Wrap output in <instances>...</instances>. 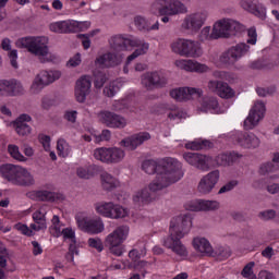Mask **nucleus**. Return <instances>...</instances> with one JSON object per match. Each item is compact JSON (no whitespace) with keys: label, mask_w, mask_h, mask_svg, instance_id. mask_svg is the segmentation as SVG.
Returning <instances> with one entry per match:
<instances>
[{"label":"nucleus","mask_w":279,"mask_h":279,"mask_svg":"<svg viewBox=\"0 0 279 279\" xmlns=\"http://www.w3.org/2000/svg\"><path fill=\"white\" fill-rule=\"evenodd\" d=\"M31 121L32 117L27 113L21 114L15 121H13V128L19 136H29V134H32V126L27 124Z\"/></svg>","instance_id":"nucleus-33"},{"label":"nucleus","mask_w":279,"mask_h":279,"mask_svg":"<svg viewBox=\"0 0 279 279\" xmlns=\"http://www.w3.org/2000/svg\"><path fill=\"white\" fill-rule=\"evenodd\" d=\"M206 145H208V141H205L203 143L194 141V142L186 143L185 147H186V149H192L194 151H197V150L203 149L204 147H206Z\"/></svg>","instance_id":"nucleus-60"},{"label":"nucleus","mask_w":279,"mask_h":279,"mask_svg":"<svg viewBox=\"0 0 279 279\" xmlns=\"http://www.w3.org/2000/svg\"><path fill=\"white\" fill-rule=\"evenodd\" d=\"M150 140L151 135L148 132H140L122 140L120 145L121 147H125L126 149L134 151V149L141 147L143 143H147V141Z\"/></svg>","instance_id":"nucleus-27"},{"label":"nucleus","mask_w":279,"mask_h":279,"mask_svg":"<svg viewBox=\"0 0 279 279\" xmlns=\"http://www.w3.org/2000/svg\"><path fill=\"white\" fill-rule=\"evenodd\" d=\"M173 53H178L182 58H202L204 56V48L197 40L179 38L171 44Z\"/></svg>","instance_id":"nucleus-7"},{"label":"nucleus","mask_w":279,"mask_h":279,"mask_svg":"<svg viewBox=\"0 0 279 279\" xmlns=\"http://www.w3.org/2000/svg\"><path fill=\"white\" fill-rule=\"evenodd\" d=\"M97 215L106 219H128L130 217V208L112 202H98L94 205Z\"/></svg>","instance_id":"nucleus-10"},{"label":"nucleus","mask_w":279,"mask_h":279,"mask_svg":"<svg viewBox=\"0 0 279 279\" xmlns=\"http://www.w3.org/2000/svg\"><path fill=\"white\" fill-rule=\"evenodd\" d=\"M142 169L145 173H148V175H154V173H156L154 180H158V178H161V180H167V178H177L172 184L180 182V180L184 178L182 162L171 157L162 159L159 165L156 160H146L143 162Z\"/></svg>","instance_id":"nucleus-2"},{"label":"nucleus","mask_w":279,"mask_h":279,"mask_svg":"<svg viewBox=\"0 0 279 279\" xmlns=\"http://www.w3.org/2000/svg\"><path fill=\"white\" fill-rule=\"evenodd\" d=\"M52 226L50 227V233L53 236H62V227H60V217L53 216L52 217Z\"/></svg>","instance_id":"nucleus-53"},{"label":"nucleus","mask_w":279,"mask_h":279,"mask_svg":"<svg viewBox=\"0 0 279 279\" xmlns=\"http://www.w3.org/2000/svg\"><path fill=\"white\" fill-rule=\"evenodd\" d=\"M279 167L274 161L265 162L259 166V175H269V173H276Z\"/></svg>","instance_id":"nucleus-46"},{"label":"nucleus","mask_w":279,"mask_h":279,"mask_svg":"<svg viewBox=\"0 0 279 279\" xmlns=\"http://www.w3.org/2000/svg\"><path fill=\"white\" fill-rule=\"evenodd\" d=\"M37 75H39L41 82L46 86H50L53 82H58L62 77V71L60 70H41Z\"/></svg>","instance_id":"nucleus-38"},{"label":"nucleus","mask_w":279,"mask_h":279,"mask_svg":"<svg viewBox=\"0 0 279 279\" xmlns=\"http://www.w3.org/2000/svg\"><path fill=\"white\" fill-rule=\"evenodd\" d=\"M122 58L114 52H107L98 56L95 60L96 66L99 69H112V66H119L122 62Z\"/></svg>","instance_id":"nucleus-31"},{"label":"nucleus","mask_w":279,"mask_h":279,"mask_svg":"<svg viewBox=\"0 0 279 279\" xmlns=\"http://www.w3.org/2000/svg\"><path fill=\"white\" fill-rule=\"evenodd\" d=\"M208 21L207 11H197L185 15L182 21L181 27L187 32H199Z\"/></svg>","instance_id":"nucleus-15"},{"label":"nucleus","mask_w":279,"mask_h":279,"mask_svg":"<svg viewBox=\"0 0 279 279\" xmlns=\"http://www.w3.org/2000/svg\"><path fill=\"white\" fill-rule=\"evenodd\" d=\"M198 38L201 43H206V40H219V37L215 31V26H213V28L210 26L203 27Z\"/></svg>","instance_id":"nucleus-42"},{"label":"nucleus","mask_w":279,"mask_h":279,"mask_svg":"<svg viewBox=\"0 0 279 279\" xmlns=\"http://www.w3.org/2000/svg\"><path fill=\"white\" fill-rule=\"evenodd\" d=\"M109 45L111 49H120L121 47H123V49H128L129 47L135 49L132 54L126 58L123 68L124 73H130L129 66L132 64V62H134V60H136V58H140V56H145V53L149 51V43L131 35H116L109 39Z\"/></svg>","instance_id":"nucleus-3"},{"label":"nucleus","mask_w":279,"mask_h":279,"mask_svg":"<svg viewBox=\"0 0 279 279\" xmlns=\"http://www.w3.org/2000/svg\"><path fill=\"white\" fill-rule=\"evenodd\" d=\"M121 86H123V80H116L104 88V95L106 97H114L117 92L121 90Z\"/></svg>","instance_id":"nucleus-44"},{"label":"nucleus","mask_w":279,"mask_h":279,"mask_svg":"<svg viewBox=\"0 0 279 279\" xmlns=\"http://www.w3.org/2000/svg\"><path fill=\"white\" fill-rule=\"evenodd\" d=\"M129 256L132 258V260H136L138 258H143L147 256V248L145 247V244H142V248H133L131 252H129Z\"/></svg>","instance_id":"nucleus-55"},{"label":"nucleus","mask_w":279,"mask_h":279,"mask_svg":"<svg viewBox=\"0 0 279 279\" xmlns=\"http://www.w3.org/2000/svg\"><path fill=\"white\" fill-rule=\"evenodd\" d=\"M219 170H214L206 175H204L197 185L198 193H202V195H208L209 193H213V189L217 186V182H219Z\"/></svg>","instance_id":"nucleus-26"},{"label":"nucleus","mask_w":279,"mask_h":279,"mask_svg":"<svg viewBox=\"0 0 279 279\" xmlns=\"http://www.w3.org/2000/svg\"><path fill=\"white\" fill-rule=\"evenodd\" d=\"M133 23L140 32H158L160 29V22L153 17L147 19L143 15H136Z\"/></svg>","instance_id":"nucleus-29"},{"label":"nucleus","mask_w":279,"mask_h":279,"mask_svg":"<svg viewBox=\"0 0 279 279\" xmlns=\"http://www.w3.org/2000/svg\"><path fill=\"white\" fill-rule=\"evenodd\" d=\"M47 87V85L44 83V81L39 77L38 74H36L35 78L33 80L31 84V93L33 95H38L43 92V89Z\"/></svg>","instance_id":"nucleus-48"},{"label":"nucleus","mask_w":279,"mask_h":279,"mask_svg":"<svg viewBox=\"0 0 279 279\" xmlns=\"http://www.w3.org/2000/svg\"><path fill=\"white\" fill-rule=\"evenodd\" d=\"M14 230H17V232H21V234H24L25 236H34L36 232L34 229H29L27 225H23L21 222L14 225Z\"/></svg>","instance_id":"nucleus-56"},{"label":"nucleus","mask_w":279,"mask_h":279,"mask_svg":"<svg viewBox=\"0 0 279 279\" xmlns=\"http://www.w3.org/2000/svg\"><path fill=\"white\" fill-rule=\"evenodd\" d=\"M61 234L63 239L75 243V231L71 228L61 229Z\"/></svg>","instance_id":"nucleus-61"},{"label":"nucleus","mask_w":279,"mask_h":279,"mask_svg":"<svg viewBox=\"0 0 279 279\" xmlns=\"http://www.w3.org/2000/svg\"><path fill=\"white\" fill-rule=\"evenodd\" d=\"M185 210H190L192 213H202V199H192L187 201L184 204Z\"/></svg>","instance_id":"nucleus-52"},{"label":"nucleus","mask_w":279,"mask_h":279,"mask_svg":"<svg viewBox=\"0 0 279 279\" xmlns=\"http://www.w3.org/2000/svg\"><path fill=\"white\" fill-rule=\"evenodd\" d=\"M202 89L195 87H177L170 90L169 95L175 101H190L195 97H202Z\"/></svg>","instance_id":"nucleus-25"},{"label":"nucleus","mask_w":279,"mask_h":279,"mask_svg":"<svg viewBox=\"0 0 279 279\" xmlns=\"http://www.w3.org/2000/svg\"><path fill=\"white\" fill-rule=\"evenodd\" d=\"M255 265L256 264L254 262L246 264L241 271V276H243L246 279H257L256 274H254Z\"/></svg>","instance_id":"nucleus-54"},{"label":"nucleus","mask_w":279,"mask_h":279,"mask_svg":"<svg viewBox=\"0 0 279 279\" xmlns=\"http://www.w3.org/2000/svg\"><path fill=\"white\" fill-rule=\"evenodd\" d=\"M90 22H77L75 20H69L63 22H53L49 25L50 32L54 34H71V32H80L88 29Z\"/></svg>","instance_id":"nucleus-14"},{"label":"nucleus","mask_w":279,"mask_h":279,"mask_svg":"<svg viewBox=\"0 0 279 279\" xmlns=\"http://www.w3.org/2000/svg\"><path fill=\"white\" fill-rule=\"evenodd\" d=\"M207 88L218 97H221V99H232L234 97V89L228 83L221 81H209Z\"/></svg>","instance_id":"nucleus-28"},{"label":"nucleus","mask_w":279,"mask_h":279,"mask_svg":"<svg viewBox=\"0 0 279 279\" xmlns=\"http://www.w3.org/2000/svg\"><path fill=\"white\" fill-rule=\"evenodd\" d=\"M93 157L104 165H119L125 160V151L121 147H98L94 149Z\"/></svg>","instance_id":"nucleus-12"},{"label":"nucleus","mask_w":279,"mask_h":279,"mask_svg":"<svg viewBox=\"0 0 279 279\" xmlns=\"http://www.w3.org/2000/svg\"><path fill=\"white\" fill-rule=\"evenodd\" d=\"M247 36H248V38H247L246 43L248 45H256L257 38H258V34H256V28H254V27L248 28Z\"/></svg>","instance_id":"nucleus-63"},{"label":"nucleus","mask_w":279,"mask_h":279,"mask_svg":"<svg viewBox=\"0 0 279 279\" xmlns=\"http://www.w3.org/2000/svg\"><path fill=\"white\" fill-rule=\"evenodd\" d=\"M241 158V155L238 153H229L221 154L216 159H213V166L210 167H226L228 165H232V162H236Z\"/></svg>","instance_id":"nucleus-37"},{"label":"nucleus","mask_w":279,"mask_h":279,"mask_svg":"<svg viewBox=\"0 0 279 279\" xmlns=\"http://www.w3.org/2000/svg\"><path fill=\"white\" fill-rule=\"evenodd\" d=\"M265 102L256 101L244 120V130H254L265 119Z\"/></svg>","instance_id":"nucleus-18"},{"label":"nucleus","mask_w":279,"mask_h":279,"mask_svg":"<svg viewBox=\"0 0 279 279\" xmlns=\"http://www.w3.org/2000/svg\"><path fill=\"white\" fill-rule=\"evenodd\" d=\"M241 8L258 19H265V16H267V9L265 5L254 2V0H241Z\"/></svg>","instance_id":"nucleus-35"},{"label":"nucleus","mask_w":279,"mask_h":279,"mask_svg":"<svg viewBox=\"0 0 279 279\" xmlns=\"http://www.w3.org/2000/svg\"><path fill=\"white\" fill-rule=\"evenodd\" d=\"M183 158L189 165H192V167H196V169H201L202 171H208V169L215 165L213 162V157L197 153H185Z\"/></svg>","instance_id":"nucleus-24"},{"label":"nucleus","mask_w":279,"mask_h":279,"mask_svg":"<svg viewBox=\"0 0 279 279\" xmlns=\"http://www.w3.org/2000/svg\"><path fill=\"white\" fill-rule=\"evenodd\" d=\"M27 197L35 202H56L58 199V194L47 190H35L28 192Z\"/></svg>","instance_id":"nucleus-36"},{"label":"nucleus","mask_w":279,"mask_h":279,"mask_svg":"<svg viewBox=\"0 0 279 279\" xmlns=\"http://www.w3.org/2000/svg\"><path fill=\"white\" fill-rule=\"evenodd\" d=\"M213 26L218 38H232V36H236L245 29L243 24L230 17L219 19L213 24Z\"/></svg>","instance_id":"nucleus-11"},{"label":"nucleus","mask_w":279,"mask_h":279,"mask_svg":"<svg viewBox=\"0 0 279 279\" xmlns=\"http://www.w3.org/2000/svg\"><path fill=\"white\" fill-rule=\"evenodd\" d=\"M174 66L180 71H186V73H208L210 71L208 65L193 59H177Z\"/></svg>","instance_id":"nucleus-22"},{"label":"nucleus","mask_w":279,"mask_h":279,"mask_svg":"<svg viewBox=\"0 0 279 279\" xmlns=\"http://www.w3.org/2000/svg\"><path fill=\"white\" fill-rule=\"evenodd\" d=\"M15 45L21 49H27L28 53L36 56L43 64L58 60V54L49 51V38L45 36L22 37Z\"/></svg>","instance_id":"nucleus-4"},{"label":"nucleus","mask_w":279,"mask_h":279,"mask_svg":"<svg viewBox=\"0 0 279 279\" xmlns=\"http://www.w3.org/2000/svg\"><path fill=\"white\" fill-rule=\"evenodd\" d=\"M161 108L169 121H180V119L184 117L182 110H180L175 105H163Z\"/></svg>","instance_id":"nucleus-39"},{"label":"nucleus","mask_w":279,"mask_h":279,"mask_svg":"<svg viewBox=\"0 0 279 279\" xmlns=\"http://www.w3.org/2000/svg\"><path fill=\"white\" fill-rule=\"evenodd\" d=\"M64 119H65V121H69V123H75V121H77V111L76 110H66L64 112Z\"/></svg>","instance_id":"nucleus-64"},{"label":"nucleus","mask_w":279,"mask_h":279,"mask_svg":"<svg viewBox=\"0 0 279 279\" xmlns=\"http://www.w3.org/2000/svg\"><path fill=\"white\" fill-rule=\"evenodd\" d=\"M0 175L15 186H34L36 180L27 168L19 165L5 163L0 167Z\"/></svg>","instance_id":"nucleus-6"},{"label":"nucleus","mask_w":279,"mask_h":279,"mask_svg":"<svg viewBox=\"0 0 279 279\" xmlns=\"http://www.w3.org/2000/svg\"><path fill=\"white\" fill-rule=\"evenodd\" d=\"M250 53V46L245 43H240L235 46L230 47L228 50L221 53L219 61L216 62L218 66L226 64L228 66L236 64L241 58Z\"/></svg>","instance_id":"nucleus-13"},{"label":"nucleus","mask_w":279,"mask_h":279,"mask_svg":"<svg viewBox=\"0 0 279 279\" xmlns=\"http://www.w3.org/2000/svg\"><path fill=\"white\" fill-rule=\"evenodd\" d=\"M214 254L210 255L214 258H219V260H226L232 256V251L230 246H218L215 250L213 248Z\"/></svg>","instance_id":"nucleus-45"},{"label":"nucleus","mask_w":279,"mask_h":279,"mask_svg":"<svg viewBox=\"0 0 279 279\" xmlns=\"http://www.w3.org/2000/svg\"><path fill=\"white\" fill-rule=\"evenodd\" d=\"M76 174L83 180H90V178H95V175H97V167L96 166L80 167L76 170Z\"/></svg>","instance_id":"nucleus-43"},{"label":"nucleus","mask_w":279,"mask_h":279,"mask_svg":"<svg viewBox=\"0 0 279 279\" xmlns=\"http://www.w3.org/2000/svg\"><path fill=\"white\" fill-rule=\"evenodd\" d=\"M92 136H94L96 143H101L104 141H110V138H112V133L110 130H104L101 134L97 135L95 131H92Z\"/></svg>","instance_id":"nucleus-57"},{"label":"nucleus","mask_w":279,"mask_h":279,"mask_svg":"<svg viewBox=\"0 0 279 279\" xmlns=\"http://www.w3.org/2000/svg\"><path fill=\"white\" fill-rule=\"evenodd\" d=\"M97 119L99 123L106 125L107 128H113L118 130H123L128 125V120L123 116L117 114L109 110H102L97 113Z\"/></svg>","instance_id":"nucleus-17"},{"label":"nucleus","mask_w":279,"mask_h":279,"mask_svg":"<svg viewBox=\"0 0 279 279\" xmlns=\"http://www.w3.org/2000/svg\"><path fill=\"white\" fill-rule=\"evenodd\" d=\"M192 246L201 256H211L215 254L213 252V244L204 236H195L192 240Z\"/></svg>","instance_id":"nucleus-34"},{"label":"nucleus","mask_w":279,"mask_h":279,"mask_svg":"<svg viewBox=\"0 0 279 279\" xmlns=\"http://www.w3.org/2000/svg\"><path fill=\"white\" fill-rule=\"evenodd\" d=\"M100 180L105 191H112L113 189H117L121 184L119 180H117V178L112 177V174L108 172H104L100 175Z\"/></svg>","instance_id":"nucleus-40"},{"label":"nucleus","mask_w":279,"mask_h":279,"mask_svg":"<svg viewBox=\"0 0 279 279\" xmlns=\"http://www.w3.org/2000/svg\"><path fill=\"white\" fill-rule=\"evenodd\" d=\"M191 226H193L191 216L186 214L174 216L170 220L169 236L162 240V245L174 254L177 260L189 258V248L181 239H184V235L191 230Z\"/></svg>","instance_id":"nucleus-1"},{"label":"nucleus","mask_w":279,"mask_h":279,"mask_svg":"<svg viewBox=\"0 0 279 279\" xmlns=\"http://www.w3.org/2000/svg\"><path fill=\"white\" fill-rule=\"evenodd\" d=\"M151 12L159 14V16H175L186 14L189 8L180 0H157L151 7Z\"/></svg>","instance_id":"nucleus-9"},{"label":"nucleus","mask_w":279,"mask_h":279,"mask_svg":"<svg viewBox=\"0 0 279 279\" xmlns=\"http://www.w3.org/2000/svg\"><path fill=\"white\" fill-rule=\"evenodd\" d=\"M25 88L16 80H0V97H16L23 95Z\"/></svg>","instance_id":"nucleus-23"},{"label":"nucleus","mask_w":279,"mask_h":279,"mask_svg":"<svg viewBox=\"0 0 279 279\" xmlns=\"http://www.w3.org/2000/svg\"><path fill=\"white\" fill-rule=\"evenodd\" d=\"M92 86H93V83L90 81V76H82L76 82L75 97L78 104H84V101H86V97L90 95Z\"/></svg>","instance_id":"nucleus-30"},{"label":"nucleus","mask_w":279,"mask_h":279,"mask_svg":"<svg viewBox=\"0 0 279 279\" xmlns=\"http://www.w3.org/2000/svg\"><path fill=\"white\" fill-rule=\"evenodd\" d=\"M128 236H130V227L128 225L119 226L105 238V245L113 256H122V245L124 241H128Z\"/></svg>","instance_id":"nucleus-8"},{"label":"nucleus","mask_w":279,"mask_h":279,"mask_svg":"<svg viewBox=\"0 0 279 279\" xmlns=\"http://www.w3.org/2000/svg\"><path fill=\"white\" fill-rule=\"evenodd\" d=\"M57 151L60 158H69L73 154V148L64 138H59L57 142Z\"/></svg>","instance_id":"nucleus-41"},{"label":"nucleus","mask_w":279,"mask_h":279,"mask_svg":"<svg viewBox=\"0 0 279 279\" xmlns=\"http://www.w3.org/2000/svg\"><path fill=\"white\" fill-rule=\"evenodd\" d=\"M128 108V100L122 99V100H114L112 102V110L116 112H120L121 110H125Z\"/></svg>","instance_id":"nucleus-62"},{"label":"nucleus","mask_w":279,"mask_h":279,"mask_svg":"<svg viewBox=\"0 0 279 279\" xmlns=\"http://www.w3.org/2000/svg\"><path fill=\"white\" fill-rule=\"evenodd\" d=\"M47 210L49 206L43 205L38 210L33 214L34 223L31 225L32 230L40 232V230H47Z\"/></svg>","instance_id":"nucleus-32"},{"label":"nucleus","mask_w":279,"mask_h":279,"mask_svg":"<svg viewBox=\"0 0 279 279\" xmlns=\"http://www.w3.org/2000/svg\"><path fill=\"white\" fill-rule=\"evenodd\" d=\"M76 223L81 230L87 232L88 234H101L106 230V225L100 217L94 219L81 218L80 216L75 217Z\"/></svg>","instance_id":"nucleus-20"},{"label":"nucleus","mask_w":279,"mask_h":279,"mask_svg":"<svg viewBox=\"0 0 279 279\" xmlns=\"http://www.w3.org/2000/svg\"><path fill=\"white\" fill-rule=\"evenodd\" d=\"M8 151L10 154L11 158H13L14 160H17V162H27L26 157H24L21 154L19 146H16L14 144H10L8 146Z\"/></svg>","instance_id":"nucleus-47"},{"label":"nucleus","mask_w":279,"mask_h":279,"mask_svg":"<svg viewBox=\"0 0 279 279\" xmlns=\"http://www.w3.org/2000/svg\"><path fill=\"white\" fill-rule=\"evenodd\" d=\"M142 85L147 90H154V88H165L167 86L168 80L162 72L154 71L146 72L142 75Z\"/></svg>","instance_id":"nucleus-19"},{"label":"nucleus","mask_w":279,"mask_h":279,"mask_svg":"<svg viewBox=\"0 0 279 279\" xmlns=\"http://www.w3.org/2000/svg\"><path fill=\"white\" fill-rule=\"evenodd\" d=\"M232 141L242 149H258L260 147V137L252 132L238 131L232 135Z\"/></svg>","instance_id":"nucleus-16"},{"label":"nucleus","mask_w":279,"mask_h":279,"mask_svg":"<svg viewBox=\"0 0 279 279\" xmlns=\"http://www.w3.org/2000/svg\"><path fill=\"white\" fill-rule=\"evenodd\" d=\"M59 104H60V98L58 97L44 96L41 98V108L44 110H49L50 108H53V106H58Z\"/></svg>","instance_id":"nucleus-51"},{"label":"nucleus","mask_w":279,"mask_h":279,"mask_svg":"<svg viewBox=\"0 0 279 279\" xmlns=\"http://www.w3.org/2000/svg\"><path fill=\"white\" fill-rule=\"evenodd\" d=\"M214 77H217L218 80H225V82H229L232 84V82H236L239 77L235 73L232 72H226V71H216L214 72Z\"/></svg>","instance_id":"nucleus-49"},{"label":"nucleus","mask_w":279,"mask_h":279,"mask_svg":"<svg viewBox=\"0 0 279 279\" xmlns=\"http://www.w3.org/2000/svg\"><path fill=\"white\" fill-rule=\"evenodd\" d=\"M198 112H209L210 114H223L228 112V107L219 105L215 97H204L197 105Z\"/></svg>","instance_id":"nucleus-21"},{"label":"nucleus","mask_w":279,"mask_h":279,"mask_svg":"<svg viewBox=\"0 0 279 279\" xmlns=\"http://www.w3.org/2000/svg\"><path fill=\"white\" fill-rule=\"evenodd\" d=\"M175 177H169L167 179H161L158 177L157 180H153L146 186L135 191L132 195V203L136 208H144V206H149L156 202V193L165 191L168 186H171L175 182Z\"/></svg>","instance_id":"nucleus-5"},{"label":"nucleus","mask_w":279,"mask_h":279,"mask_svg":"<svg viewBox=\"0 0 279 279\" xmlns=\"http://www.w3.org/2000/svg\"><path fill=\"white\" fill-rule=\"evenodd\" d=\"M87 243L89 247H93L98 252H104V242L101 241V238H89Z\"/></svg>","instance_id":"nucleus-59"},{"label":"nucleus","mask_w":279,"mask_h":279,"mask_svg":"<svg viewBox=\"0 0 279 279\" xmlns=\"http://www.w3.org/2000/svg\"><path fill=\"white\" fill-rule=\"evenodd\" d=\"M80 64H82V53L80 52L72 56L66 62L68 69H75L76 66H80Z\"/></svg>","instance_id":"nucleus-58"},{"label":"nucleus","mask_w":279,"mask_h":279,"mask_svg":"<svg viewBox=\"0 0 279 279\" xmlns=\"http://www.w3.org/2000/svg\"><path fill=\"white\" fill-rule=\"evenodd\" d=\"M220 204L217 201L201 199V213H208L210 210H219Z\"/></svg>","instance_id":"nucleus-50"}]
</instances>
